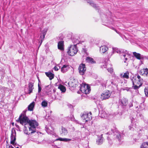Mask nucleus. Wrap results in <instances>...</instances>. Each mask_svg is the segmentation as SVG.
I'll list each match as a JSON object with an SVG mask.
<instances>
[{
	"mask_svg": "<svg viewBox=\"0 0 148 148\" xmlns=\"http://www.w3.org/2000/svg\"><path fill=\"white\" fill-rule=\"evenodd\" d=\"M61 130H62L61 134H63L65 136L67 134L68 132L67 130L66 129V128H65L64 127H62Z\"/></svg>",
	"mask_w": 148,
	"mask_h": 148,
	"instance_id": "nucleus-29",
	"label": "nucleus"
},
{
	"mask_svg": "<svg viewBox=\"0 0 148 148\" xmlns=\"http://www.w3.org/2000/svg\"><path fill=\"white\" fill-rule=\"evenodd\" d=\"M129 129L130 130H132L131 127V126H129Z\"/></svg>",
	"mask_w": 148,
	"mask_h": 148,
	"instance_id": "nucleus-48",
	"label": "nucleus"
},
{
	"mask_svg": "<svg viewBox=\"0 0 148 148\" xmlns=\"http://www.w3.org/2000/svg\"><path fill=\"white\" fill-rule=\"evenodd\" d=\"M56 141L60 140V141H62L64 142H68L71 141L72 140L70 138H60L56 139Z\"/></svg>",
	"mask_w": 148,
	"mask_h": 148,
	"instance_id": "nucleus-23",
	"label": "nucleus"
},
{
	"mask_svg": "<svg viewBox=\"0 0 148 148\" xmlns=\"http://www.w3.org/2000/svg\"><path fill=\"white\" fill-rule=\"evenodd\" d=\"M112 29H113L114 28H113V27H112Z\"/></svg>",
	"mask_w": 148,
	"mask_h": 148,
	"instance_id": "nucleus-51",
	"label": "nucleus"
},
{
	"mask_svg": "<svg viewBox=\"0 0 148 148\" xmlns=\"http://www.w3.org/2000/svg\"><path fill=\"white\" fill-rule=\"evenodd\" d=\"M35 102L33 101L30 103L28 106V110L29 111H32L33 110V109L35 105Z\"/></svg>",
	"mask_w": 148,
	"mask_h": 148,
	"instance_id": "nucleus-26",
	"label": "nucleus"
},
{
	"mask_svg": "<svg viewBox=\"0 0 148 148\" xmlns=\"http://www.w3.org/2000/svg\"><path fill=\"white\" fill-rule=\"evenodd\" d=\"M45 35L41 33L40 36V39L41 40H43L45 38Z\"/></svg>",
	"mask_w": 148,
	"mask_h": 148,
	"instance_id": "nucleus-39",
	"label": "nucleus"
},
{
	"mask_svg": "<svg viewBox=\"0 0 148 148\" xmlns=\"http://www.w3.org/2000/svg\"><path fill=\"white\" fill-rule=\"evenodd\" d=\"M86 68L84 64H81L79 66L78 70L80 75H83L85 73L86 71Z\"/></svg>",
	"mask_w": 148,
	"mask_h": 148,
	"instance_id": "nucleus-7",
	"label": "nucleus"
},
{
	"mask_svg": "<svg viewBox=\"0 0 148 148\" xmlns=\"http://www.w3.org/2000/svg\"><path fill=\"white\" fill-rule=\"evenodd\" d=\"M76 84H75V85H73V86H76Z\"/></svg>",
	"mask_w": 148,
	"mask_h": 148,
	"instance_id": "nucleus-49",
	"label": "nucleus"
},
{
	"mask_svg": "<svg viewBox=\"0 0 148 148\" xmlns=\"http://www.w3.org/2000/svg\"><path fill=\"white\" fill-rule=\"evenodd\" d=\"M140 74L142 75H148V69L147 68L143 69L140 71Z\"/></svg>",
	"mask_w": 148,
	"mask_h": 148,
	"instance_id": "nucleus-22",
	"label": "nucleus"
},
{
	"mask_svg": "<svg viewBox=\"0 0 148 148\" xmlns=\"http://www.w3.org/2000/svg\"><path fill=\"white\" fill-rule=\"evenodd\" d=\"M119 103L121 106H125L127 104V100L125 98H123L119 100Z\"/></svg>",
	"mask_w": 148,
	"mask_h": 148,
	"instance_id": "nucleus-19",
	"label": "nucleus"
},
{
	"mask_svg": "<svg viewBox=\"0 0 148 148\" xmlns=\"http://www.w3.org/2000/svg\"><path fill=\"white\" fill-rule=\"evenodd\" d=\"M58 46L59 49L62 50H63L64 49V41H59L58 43Z\"/></svg>",
	"mask_w": 148,
	"mask_h": 148,
	"instance_id": "nucleus-21",
	"label": "nucleus"
},
{
	"mask_svg": "<svg viewBox=\"0 0 148 148\" xmlns=\"http://www.w3.org/2000/svg\"><path fill=\"white\" fill-rule=\"evenodd\" d=\"M108 50V48L106 45H102L100 47V52L101 53H104Z\"/></svg>",
	"mask_w": 148,
	"mask_h": 148,
	"instance_id": "nucleus-14",
	"label": "nucleus"
},
{
	"mask_svg": "<svg viewBox=\"0 0 148 148\" xmlns=\"http://www.w3.org/2000/svg\"><path fill=\"white\" fill-rule=\"evenodd\" d=\"M34 83L32 82H30L28 85V93L30 94L32 92V90L34 89Z\"/></svg>",
	"mask_w": 148,
	"mask_h": 148,
	"instance_id": "nucleus-20",
	"label": "nucleus"
},
{
	"mask_svg": "<svg viewBox=\"0 0 148 148\" xmlns=\"http://www.w3.org/2000/svg\"><path fill=\"white\" fill-rule=\"evenodd\" d=\"M123 57L125 58V61H124V62H125V61L127 60V57H129V56L128 54H123Z\"/></svg>",
	"mask_w": 148,
	"mask_h": 148,
	"instance_id": "nucleus-35",
	"label": "nucleus"
},
{
	"mask_svg": "<svg viewBox=\"0 0 148 148\" xmlns=\"http://www.w3.org/2000/svg\"><path fill=\"white\" fill-rule=\"evenodd\" d=\"M58 88L62 91L64 92L66 91V88L65 87L62 85H60L58 87Z\"/></svg>",
	"mask_w": 148,
	"mask_h": 148,
	"instance_id": "nucleus-28",
	"label": "nucleus"
},
{
	"mask_svg": "<svg viewBox=\"0 0 148 148\" xmlns=\"http://www.w3.org/2000/svg\"><path fill=\"white\" fill-rule=\"evenodd\" d=\"M86 60L87 62L91 63H95V62L94 60L93 59L90 57H87L86 58Z\"/></svg>",
	"mask_w": 148,
	"mask_h": 148,
	"instance_id": "nucleus-27",
	"label": "nucleus"
},
{
	"mask_svg": "<svg viewBox=\"0 0 148 148\" xmlns=\"http://www.w3.org/2000/svg\"><path fill=\"white\" fill-rule=\"evenodd\" d=\"M45 129L48 134H51L55 136H57L56 134L53 132V128L51 126H49V127L46 126L45 127Z\"/></svg>",
	"mask_w": 148,
	"mask_h": 148,
	"instance_id": "nucleus-9",
	"label": "nucleus"
},
{
	"mask_svg": "<svg viewBox=\"0 0 148 148\" xmlns=\"http://www.w3.org/2000/svg\"><path fill=\"white\" fill-rule=\"evenodd\" d=\"M99 115L101 118H108L109 114H107L105 111L102 110L99 111Z\"/></svg>",
	"mask_w": 148,
	"mask_h": 148,
	"instance_id": "nucleus-13",
	"label": "nucleus"
},
{
	"mask_svg": "<svg viewBox=\"0 0 148 148\" xmlns=\"http://www.w3.org/2000/svg\"><path fill=\"white\" fill-rule=\"evenodd\" d=\"M133 86L132 87L134 89H138L142 85L143 82V79L138 75L134 77L132 79Z\"/></svg>",
	"mask_w": 148,
	"mask_h": 148,
	"instance_id": "nucleus-2",
	"label": "nucleus"
},
{
	"mask_svg": "<svg viewBox=\"0 0 148 148\" xmlns=\"http://www.w3.org/2000/svg\"><path fill=\"white\" fill-rule=\"evenodd\" d=\"M82 51L84 52L85 53H86V48H83Z\"/></svg>",
	"mask_w": 148,
	"mask_h": 148,
	"instance_id": "nucleus-43",
	"label": "nucleus"
},
{
	"mask_svg": "<svg viewBox=\"0 0 148 148\" xmlns=\"http://www.w3.org/2000/svg\"><path fill=\"white\" fill-rule=\"evenodd\" d=\"M130 89H128L127 90V91H128Z\"/></svg>",
	"mask_w": 148,
	"mask_h": 148,
	"instance_id": "nucleus-50",
	"label": "nucleus"
},
{
	"mask_svg": "<svg viewBox=\"0 0 148 148\" xmlns=\"http://www.w3.org/2000/svg\"><path fill=\"white\" fill-rule=\"evenodd\" d=\"M12 148H14L13 147H12Z\"/></svg>",
	"mask_w": 148,
	"mask_h": 148,
	"instance_id": "nucleus-52",
	"label": "nucleus"
},
{
	"mask_svg": "<svg viewBox=\"0 0 148 148\" xmlns=\"http://www.w3.org/2000/svg\"><path fill=\"white\" fill-rule=\"evenodd\" d=\"M54 69L56 71H58V67L57 66H55L54 68Z\"/></svg>",
	"mask_w": 148,
	"mask_h": 148,
	"instance_id": "nucleus-44",
	"label": "nucleus"
},
{
	"mask_svg": "<svg viewBox=\"0 0 148 148\" xmlns=\"http://www.w3.org/2000/svg\"><path fill=\"white\" fill-rule=\"evenodd\" d=\"M24 126H25V129H24V132L25 134H26L27 135H30L31 134L35 132H32L31 131H30L29 127V130L28 131L27 129V127L25 125Z\"/></svg>",
	"mask_w": 148,
	"mask_h": 148,
	"instance_id": "nucleus-25",
	"label": "nucleus"
},
{
	"mask_svg": "<svg viewBox=\"0 0 148 148\" xmlns=\"http://www.w3.org/2000/svg\"><path fill=\"white\" fill-rule=\"evenodd\" d=\"M144 92L145 95L148 97V86L146 87L144 89Z\"/></svg>",
	"mask_w": 148,
	"mask_h": 148,
	"instance_id": "nucleus-34",
	"label": "nucleus"
},
{
	"mask_svg": "<svg viewBox=\"0 0 148 148\" xmlns=\"http://www.w3.org/2000/svg\"><path fill=\"white\" fill-rule=\"evenodd\" d=\"M77 52V49L76 45H72L68 48L67 53L71 56L75 55Z\"/></svg>",
	"mask_w": 148,
	"mask_h": 148,
	"instance_id": "nucleus-4",
	"label": "nucleus"
},
{
	"mask_svg": "<svg viewBox=\"0 0 148 148\" xmlns=\"http://www.w3.org/2000/svg\"><path fill=\"white\" fill-rule=\"evenodd\" d=\"M104 141V139L103 137V135L98 136L96 140V144L98 145H102Z\"/></svg>",
	"mask_w": 148,
	"mask_h": 148,
	"instance_id": "nucleus-10",
	"label": "nucleus"
},
{
	"mask_svg": "<svg viewBox=\"0 0 148 148\" xmlns=\"http://www.w3.org/2000/svg\"><path fill=\"white\" fill-rule=\"evenodd\" d=\"M107 70L108 71L110 72V73H112L113 72V69L112 67H110V68H108L107 69Z\"/></svg>",
	"mask_w": 148,
	"mask_h": 148,
	"instance_id": "nucleus-37",
	"label": "nucleus"
},
{
	"mask_svg": "<svg viewBox=\"0 0 148 148\" xmlns=\"http://www.w3.org/2000/svg\"><path fill=\"white\" fill-rule=\"evenodd\" d=\"M16 132L14 131V132H13L12 131L11 135L10 143H11L13 145L14 144L16 140Z\"/></svg>",
	"mask_w": 148,
	"mask_h": 148,
	"instance_id": "nucleus-11",
	"label": "nucleus"
},
{
	"mask_svg": "<svg viewBox=\"0 0 148 148\" xmlns=\"http://www.w3.org/2000/svg\"><path fill=\"white\" fill-rule=\"evenodd\" d=\"M42 40H41V42H40V45H39V46L38 47V48H39V47L41 45V44L42 42Z\"/></svg>",
	"mask_w": 148,
	"mask_h": 148,
	"instance_id": "nucleus-47",
	"label": "nucleus"
},
{
	"mask_svg": "<svg viewBox=\"0 0 148 148\" xmlns=\"http://www.w3.org/2000/svg\"><path fill=\"white\" fill-rule=\"evenodd\" d=\"M129 106L130 107H131L132 106H133L132 104L131 103H129Z\"/></svg>",
	"mask_w": 148,
	"mask_h": 148,
	"instance_id": "nucleus-46",
	"label": "nucleus"
},
{
	"mask_svg": "<svg viewBox=\"0 0 148 148\" xmlns=\"http://www.w3.org/2000/svg\"><path fill=\"white\" fill-rule=\"evenodd\" d=\"M38 93H39L41 90V86H40L39 84H38Z\"/></svg>",
	"mask_w": 148,
	"mask_h": 148,
	"instance_id": "nucleus-40",
	"label": "nucleus"
},
{
	"mask_svg": "<svg viewBox=\"0 0 148 148\" xmlns=\"http://www.w3.org/2000/svg\"><path fill=\"white\" fill-rule=\"evenodd\" d=\"M81 91L85 94H88L90 91V87L88 85L82 84L80 88Z\"/></svg>",
	"mask_w": 148,
	"mask_h": 148,
	"instance_id": "nucleus-6",
	"label": "nucleus"
},
{
	"mask_svg": "<svg viewBox=\"0 0 148 148\" xmlns=\"http://www.w3.org/2000/svg\"><path fill=\"white\" fill-rule=\"evenodd\" d=\"M136 110L137 112L138 113L139 112V111L140 110V108L139 107H138V106L136 107Z\"/></svg>",
	"mask_w": 148,
	"mask_h": 148,
	"instance_id": "nucleus-42",
	"label": "nucleus"
},
{
	"mask_svg": "<svg viewBox=\"0 0 148 148\" xmlns=\"http://www.w3.org/2000/svg\"><path fill=\"white\" fill-rule=\"evenodd\" d=\"M70 118L71 119V120L72 121H74L76 123L80 124H81V123H79V122L77 120L75 119L73 115H71L70 116Z\"/></svg>",
	"mask_w": 148,
	"mask_h": 148,
	"instance_id": "nucleus-31",
	"label": "nucleus"
},
{
	"mask_svg": "<svg viewBox=\"0 0 148 148\" xmlns=\"http://www.w3.org/2000/svg\"><path fill=\"white\" fill-rule=\"evenodd\" d=\"M131 122L132 123H134V118H132L131 119Z\"/></svg>",
	"mask_w": 148,
	"mask_h": 148,
	"instance_id": "nucleus-45",
	"label": "nucleus"
},
{
	"mask_svg": "<svg viewBox=\"0 0 148 148\" xmlns=\"http://www.w3.org/2000/svg\"><path fill=\"white\" fill-rule=\"evenodd\" d=\"M45 74L48 77L50 80H51L54 77V74L51 72H46Z\"/></svg>",
	"mask_w": 148,
	"mask_h": 148,
	"instance_id": "nucleus-24",
	"label": "nucleus"
},
{
	"mask_svg": "<svg viewBox=\"0 0 148 148\" xmlns=\"http://www.w3.org/2000/svg\"><path fill=\"white\" fill-rule=\"evenodd\" d=\"M70 68L69 65H64L61 68V72L63 73H64L66 72Z\"/></svg>",
	"mask_w": 148,
	"mask_h": 148,
	"instance_id": "nucleus-17",
	"label": "nucleus"
},
{
	"mask_svg": "<svg viewBox=\"0 0 148 148\" xmlns=\"http://www.w3.org/2000/svg\"><path fill=\"white\" fill-rule=\"evenodd\" d=\"M133 54L136 58L138 60H141L143 59V55H141L139 53H138L136 52H133Z\"/></svg>",
	"mask_w": 148,
	"mask_h": 148,
	"instance_id": "nucleus-16",
	"label": "nucleus"
},
{
	"mask_svg": "<svg viewBox=\"0 0 148 148\" xmlns=\"http://www.w3.org/2000/svg\"><path fill=\"white\" fill-rule=\"evenodd\" d=\"M129 73L128 71L125 73H123L120 74V76L121 78L128 79L129 78Z\"/></svg>",
	"mask_w": 148,
	"mask_h": 148,
	"instance_id": "nucleus-18",
	"label": "nucleus"
},
{
	"mask_svg": "<svg viewBox=\"0 0 148 148\" xmlns=\"http://www.w3.org/2000/svg\"><path fill=\"white\" fill-rule=\"evenodd\" d=\"M121 51H122L121 50L118 48L116 47H113L112 52L108 53L109 56H111L115 52H116L117 53L120 54L121 53Z\"/></svg>",
	"mask_w": 148,
	"mask_h": 148,
	"instance_id": "nucleus-12",
	"label": "nucleus"
},
{
	"mask_svg": "<svg viewBox=\"0 0 148 148\" xmlns=\"http://www.w3.org/2000/svg\"><path fill=\"white\" fill-rule=\"evenodd\" d=\"M107 140H108V143L110 144L111 145L112 143V140L110 138V137L109 136L107 137Z\"/></svg>",
	"mask_w": 148,
	"mask_h": 148,
	"instance_id": "nucleus-36",
	"label": "nucleus"
},
{
	"mask_svg": "<svg viewBox=\"0 0 148 148\" xmlns=\"http://www.w3.org/2000/svg\"><path fill=\"white\" fill-rule=\"evenodd\" d=\"M107 134L110 135H111V136H114V138L116 137L119 141H121V138L120 132L116 129H115L114 130H112L110 131L107 132Z\"/></svg>",
	"mask_w": 148,
	"mask_h": 148,
	"instance_id": "nucleus-3",
	"label": "nucleus"
},
{
	"mask_svg": "<svg viewBox=\"0 0 148 148\" xmlns=\"http://www.w3.org/2000/svg\"><path fill=\"white\" fill-rule=\"evenodd\" d=\"M140 148H148V142L143 143L141 145Z\"/></svg>",
	"mask_w": 148,
	"mask_h": 148,
	"instance_id": "nucleus-30",
	"label": "nucleus"
},
{
	"mask_svg": "<svg viewBox=\"0 0 148 148\" xmlns=\"http://www.w3.org/2000/svg\"><path fill=\"white\" fill-rule=\"evenodd\" d=\"M81 117L83 120V122L86 123L92 119V114L91 112H90L89 113H88L87 112H84L83 114L81 115Z\"/></svg>",
	"mask_w": 148,
	"mask_h": 148,
	"instance_id": "nucleus-5",
	"label": "nucleus"
},
{
	"mask_svg": "<svg viewBox=\"0 0 148 148\" xmlns=\"http://www.w3.org/2000/svg\"><path fill=\"white\" fill-rule=\"evenodd\" d=\"M47 29H44L42 31H41V33L45 35L47 32Z\"/></svg>",
	"mask_w": 148,
	"mask_h": 148,
	"instance_id": "nucleus-38",
	"label": "nucleus"
},
{
	"mask_svg": "<svg viewBox=\"0 0 148 148\" xmlns=\"http://www.w3.org/2000/svg\"><path fill=\"white\" fill-rule=\"evenodd\" d=\"M140 111L143 110L145 108V106L143 103H141L139 106Z\"/></svg>",
	"mask_w": 148,
	"mask_h": 148,
	"instance_id": "nucleus-33",
	"label": "nucleus"
},
{
	"mask_svg": "<svg viewBox=\"0 0 148 148\" xmlns=\"http://www.w3.org/2000/svg\"><path fill=\"white\" fill-rule=\"evenodd\" d=\"M48 104L47 102V101L44 100L41 103V105L43 107H46L47 106Z\"/></svg>",
	"mask_w": 148,
	"mask_h": 148,
	"instance_id": "nucleus-32",
	"label": "nucleus"
},
{
	"mask_svg": "<svg viewBox=\"0 0 148 148\" xmlns=\"http://www.w3.org/2000/svg\"><path fill=\"white\" fill-rule=\"evenodd\" d=\"M111 95V93L109 91L106 90L101 94V98L102 100L108 99Z\"/></svg>",
	"mask_w": 148,
	"mask_h": 148,
	"instance_id": "nucleus-8",
	"label": "nucleus"
},
{
	"mask_svg": "<svg viewBox=\"0 0 148 148\" xmlns=\"http://www.w3.org/2000/svg\"><path fill=\"white\" fill-rule=\"evenodd\" d=\"M109 66H111V65L110 64H109V65H108V66L107 65V64H106V63L105 64V65H103V67L104 68H107V66H108V67Z\"/></svg>",
	"mask_w": 148,
	"mask_h": 148,
	"instance_id": "nucleus-41",
	"label": "nucleus"
},
{
	"mask_svg": "<svg viewBox=\"0 0 148 148\" xmlns=\"http://www.w3.org/2000/svg\"><path fill=\"white\" fill-rule=\"evenodd\" d=\"M25 111H24L19 116L18 121L22 125H29V130L32 132H36V128L38 125V122L35 120H29L28 118L25 114Z\"/></svg>",
	"mask_w": 148,
	"mask_h": 148,
	"instance_id": "nucleus-1",
	"label": "nucleus"
},
{
	"mask_svg": "<svg viewBox=\"0 0 148 148\" xmlns=\"http://www.w3.org/2000/svg\"><path fill=\"white\" fill-rule=\"evenodd\" d=\"M111 84L115 86H117V84L118 83L117 77L116 76H114L112 77V78L111 80Z\"/></svg>",
	"mask_w": 148,
	"mask_h": 148,
	"instance_id": "nucleus-15",
	"label": "nucleus"
}]
</instances>
